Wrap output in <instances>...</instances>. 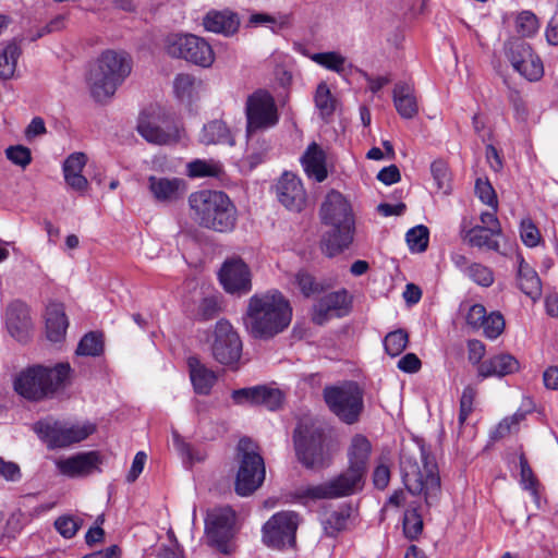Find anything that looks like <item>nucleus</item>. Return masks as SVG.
<instances>
[{"instance_id":"obj_1","label":"nucleus","mask_w":558,"mask_h":558,"mask_svg":"<svg viewBox=\"0 0 558 558\" xmlns=\"http://www.w3.org/2000/svg\"><path fill=\"white\" fill-rule=\"evenodd\" d=\"M292 310L281 292L254 294L247 305L246 328L254 338L269 339L290 324Z\"/></svg>"},{"instance_id":"obj_39","label":"nucleus","mask_w":558,"mask_h":558,"mask_svg":"<svg viewBox=\"0 0 558 558\" xmlns=\"http://www.w3.org/2000/svg\"><path fill=\"white\" fill-rule=\"evenodd\" d=\"M102 351L104 341L101 335L90 331L78 342L76 354L83 356H98Z\"/></svg>"},{"instance_id":"obj_57","label":"nucleus","mask_w":558,"mask_h":558,"mask_svg":"<svg viewBox=\"0 0 558 558\" xmlns=\"http://www.w3.org/2000/svg\"><path fill=\"white\" fill-rule=\"evenodd\" d=\"M56 530L65 538L73 537L78 531V523L72 517H60L54 521Z\"/></svg>"},{"instance_id":"obj_46","label":"nucleus","mask_w":558,"mask_h":558,"mask_svg":"<svg viewBox=\"0 0 558 558\" xmlns=\"http://www.w3.org/2000/svg\"><path fill=\"white\" fill-rule=\"evenodd\" d=\"M527 412H530V410L523 411V410L519 409L511 416L505 417L496 427V429L494 432V437L502 438V437L509 435L512 430H515L518 428L519 424L525 420Z\"/></svg>"},{"instance_id":"obj_42","label":"nucleus","mask_w":558,"mask_h":558,"mask_svg":"<svg viewBox=\"0 0 558 558\" xmlns=\"http://www.w3.org/2000/svg\"><path fill=\"white\" fill-rule=\"evenodd\" d=\"M405 239L412 252H424L428 246V229L423 225L416 226L407 232Z\"/></svg>"},{"instance_id":"obj_34","label":"nucleus","mask_w":558,"mask_h":558,"mask_svg":"<svg viewBox=\"0 0 558 558\" xmlns=\"http://www.w3.org/2000/svg\"><path fill=\"white\" fill-rule=\"evenodd\" d=\"M199 141L205 145L228 144L234 145V138L225 122L214 120L204 125Z\"/></svg>"},{"instance_id":"obj_11","label":"nucleus","mask_w":558,"mask_h":558,"mask_svg":"<svg viewBox=\"0 0 558 558\" xmlns=\"http://www.w3.org/2000/svg\"><path fill=\"white\" fill-rule=\"evenodd\" d=\"M365 476L351 468H347L337 476L318 485L301 487L298 497L301 499H336L347 497L362 490Z\"/></svg>"},{"instance_id":"obj_21","label":"nucleus","mask_w":558,"mask_h":558,"mask_svg":"<svg viewBox=\"0 0 558 558\" xmlns=\"http://www.w3.org/2000/svg\"><path fill=\"white\" fill-rule=\"evenodd\" d=\"M278 201L291 211H301L306 203V193L301 180L291 172H284L276 184Z\"/></svg>"},{"instance_id":"obj_56","label":"nucleus","mask_w":558,"mask_h":558,"mask_svg":"<svg viewBox=\"0 0 558 558\" xmlns=\"http://www.w3.org/2000/svg\"><path fill=\"white\" fill-rule=\"evenodd\" d=\"M87 157L84 153H73L63 162V174L82 173Z\"/></svg>"},{"instance_id":"obj_26","label":"nucleus","mask_w":558,"mask_h":558,"mask_svg":"<svg viewBox=\"0 0 558 558\" xmlns=\"http://www.w3.org/2000/svg\"><path fill=\"white\" fill-rule=\"evenodd\" d=\"M371 453L372 444L367 437L362 434H355L351 438L348 448V466L365 476Z\"/></svg>"},{"instance_id":"obj_7","label":"nucleus","mask_w":558,"mask_h":558,"mask_svg":"<svg viewBox=\"0 0 558 558\" xmlns=\"http://www.w3.org/2000/svg\"><path fill=\"white\" fill-rule=\"evenodd\" d=\"M130 72L131 63L124 52L114 50L102 52L87 78L94 99L99 102L109 99Z\"/></svg>"},{"instance_id":"obj_8","label":"nucleus","mask_w":558,"mask_h":558,"mask_svg":"<svg viewBox=\"0 0 558 558\" xmlns=\"http://www.w3.org/2000/svg\"><path fill=\"white\" fill-rule=\"evenodd\" d=\"M328 409L343 423L353 425L364 411V391L357 383L349 380L327 386L323 390Z\"/></svg>"},{"instance_id":"obj_50","label":"nucleus","mask_w":558,"mask_h":558,"mask_svg":"<svg viewBox=\"0 0 558 558\" xmlns=\"http://www.w3.org/2000/svg\"><path fill=\"white\" fill-rule=\"evenodd\" d=\"M475 193L478 198L494 210L498 208L497 195L492 186V184L487 180L477 179L475 182Z\"/></svg>"},{"instance_id":"obj_19","label":"nucleus","mask_w":558,"mask_h":558,"mask_svg":"<svg viewBox=\"0 0 558 558\" xmlns=\"http://www.w3.org/2000/svg\"><path fill=\"white\" fill-rule=\"evenodd\" d=\"M352 303V296L345 289H340L323 295L313 307V322L317 325L325 324L329 317H341L348 314Z\"/></svg>"},{"instance_id":"obj_23","label":"nucleus","mask_w":558,"mask_h":558,"mask_svg":"<svg viewBox=\"0 0 558 558\" xmlns=\"http://www.w3.org/2000/svg\"><path fill=\"white\" fill-rule=\"evenodd\" d=\"M148 190L154 199L162 204H172L181 199L186 192L185 181L179 178L150 175Z\"/></svg>"},{"instance_id":"obj_61","label":"nucleus","mask_w":558,"mask_h":558,"mask_svg":"<svg viewBox=\"0 0 558 558\" xmlns=\"http://www.w3.org/2000/svg\"><path fill=\"white\" fill-rule=\"evenodd\" d=\"M231 398L234 401V403L239 404V405H243V404L255 405L256 386L233 390L231 393Z\"/></svg>"},{"instance_id":"obj_14","label":"nucleus","mask_w":558,"mask_h":558,"mask_svg":"<svg viewBox=\"0 0 558 558\" xmlns=\"http://www.w3.org/2000/svg\"><path fill=\"white\" fill-rule=\"evenodd\" d=\"M299 515L293 511L275 513L263 526V542L268 547L283 548L295 543Z\"/></svg>"},{"instance_id":"obj_32","label":"nucleus","mask_w":558,"mask_h":558,"mask_svg":"<svg viewBox=\"0 0 558 558\" xmlns=\"http://www.w3.org/2000/svg\"><path fill=\"white\" fill-rule=\"evenodd\" d=\"M137 131L147 142L157 145L177 143L181 138L178 128L171 126L166 131L147 120H141L138 122Z\"/></svg>"},{"instance_id":"obj_27","label":"nucleus","mask_w":558,"mask_h":558,"mask_svg":"<svg viewBox=\"0 0 558 558\" xmlns=\"http://www.w3.org/2000/svg\"><path fill=\"white\" fill-rule=\"evenodd\" d=\"M190 378L197 395L207 396L217 381L214 371L206 367L197 357L191 356L187 360Z\"/></svg>"},{"instance_id":"obj_49","label":"nucleus","mask_w":558,"mask_h":558,"mask_svg":"<svg viewBox=\"0 0 558 558\" xmlns=\"http://www.w3.org/2000/svg\"><path fill=\"white\" fill-rule=\"evenodd\" d=\"M221 168L217 163L195 160L189 163V175L192 178L218 177Z\"/></svg>"},{"instance_id":"obj_2","label":"nucleus","mask_w":558,"mask_h":558,"mask_svg":"<svg viewBox=\"0 0 558 558\" xmlns=\"http://www.w3.org/2000/svg\"><path fill=\"white\" fill-rule=\"evenodd\" d=\"M400 470L408 492L422 496L427 509L439 501L441 485L438 466L424 446H420L415 452L403 450Z\"/></svg>"},{"instance_id":"obj_60","label":"nucleus","mask_w":558,"mask_h":558,"mask_svg":"<svg viewBox=\"0 0 558 558\" xmlns=\"http://www.w3.org/2000/svg\"><path fill=\"white\" fill-rule=\"evenodd\" d=\"M194 85V77L190 74H178L173 82L175 95L179 98L189 96Z\"/></svg>"},{"instance_id":"obj_4","label":"nucleus","mask_w":558,"mask_h":558,"mask_svg":"<svg viewBox=\"0 0 558 558\" xmlns=\"http://www.w3.org/2000/svg\"><path fill=\"white\" fill-rule=\"evenodd\" d=\"M292 438L296 459L305 469L319 471L332 463L337 445L317 422L300 421Z\"/></svg>"},{"instance_id":"obj_38","label":"nucleus","mask_w":558,"mask_h":558,"mask_svg":"<svg viewBox=\"0 0 558 558\" xmlns=\"http://www.w3.org/2000/svg\"><path fill=\"white\" fill-rule=\"evenodd\" d=\"M283 396L277 388L267 387L265 385L256 386L255 405H263L268 410H277L282 404Z\"/></svg>"},{"instance_id":"obj_51","label":"nucleus","mask_w":558,"mask_h":558,"mask_svg":"<svg viewBox=\"0 0 558 558\" xmlns=\"http://www.w3.org/2000/svg\"><path fill=\"white\" fill-rule=\"evenodd\" d=\"M250 23L255 26L264 25L272 31H276L286 27L289 24V19L288 16H283L278 20L275 16L266 13H255L251 15Z\"/></svg>"},{"instance_id":"obj_35","label":"nucleus","mask_w":558,"mask_h":558,"mask_svg":"<svg viewBox=\"0 0 558 558\" xmlns=\"http://www.w3.org/2000/svg\"><path fill=\"white\" fill-rule=\"evenodd\" d=\"M22 53L21 47L12 41L0 52V78L10 80L13 77L16 63Z\"/></svg>"},{"instance_id":"obj_41","label":"nucleus","mask_w":558,"mask_h":558,"mask_svg":"<svg viewBox=\"0 0 558 558\" xmlns=\"http://www.w3.org/2000/svg\"><path fill=\"white\" fill-rule=\"evenodd\" d=\"M314 100L323 118H327L333 113L336 100L326 83H320L317 86Z\"/></svg>"},{"instance_id":"obj_47","label":"nucleus","mask_w":558,"mask_h":558,"mask_svg":"<svg viewBox=\"0 0 558 558\" xmlns=\"http://www.w3.org/2000/svg\"><path fill=\"white\" fill-rule=\"evenodd\" d=\"M430 172L437 185V189L448 193L450 183L449 168L446 161L437 159L430 165Z\"/></svg>"},{"instance_id":"obj_36","label":"nucleus","mask_w":558,"mask_h":558,"mask_svg":"<svg viewBox=\"0 0 558 558\" xmlns=\"http://www.w3.org/2000/svg\"><path fill=\"white\" fill-rule=\"evenodd\" d=\"M520 463V483L523 489L529 490L534 498L536 506L539 508L538 480L534 475L524 453L519 457Z\"/></svg>"},{"instance_id":"obj_13","label":"nucleus","mask_w":558,"mask_h":558,"mask_svg":"<svg viewBox=\"0 0 558 558\" xmlns=\"http://www.w3.org/2000/svg\"><path fill=\"white\" fill-rule=\"evenodd\" d=\"M245 116L246 133L248 136L257 131L274 128L279 121L278 109L274 97L263 89L247 97Z\"/></svg>"},{"instance_id":"obj_24","label":"nucleus","mask_w":558,"mask_h":558,"mask_svg":"<svg viewBox=\"0 0 558 558\" xmlns=\"http://www.w3.org/2000/svg\"><path fill=\"white\" fill-rule=\"evenodd\" d=\"M520 364L513 355L509 353H500L482 362L477 372L478 376L482 378L504 377L518 372Z\"/></svg>"},{"instance_id":"obj_63","label":"nucleus","mask_w":558,"mask_h":558,"mask_svg":"<svg viewBox=\"0 0 558 558\" xmlns=\"http://www.w3.org/2000/svg\"><path fill=\"white\" fill-rule=\"evenodd\" d=\"M421 366L422 362L414 353H407L398 361V368L405 373H416Z\"/></svg>"},{"instance_id":"obj_43","label":"nucleus","mask_w":558,"mask_h":558,"mask_svg":"<svg viewBox=\"0 0 558 558\" xmlns=\"http://www.w3.org/2000/svg\"><path fill=\"white\" fill-rule=\"evenodd\" d=\"M423 530L422 513L417 508L408 509L403 518V532L410 539L416 538Z\"/></svg>"},{"instance_id":"obj_45","label":"nucleus","mask_w":558,"mask_h":558,"mask_svg":"<svg viewBox=\"0 0 558 558\" xmlns=\"http://www.w3.org/2000/svg\"><path fill=\"white\" fill-rule=\"evenodd\" d=\"M515 28L523 37H531L538 31L539 23L533 12L523 11L517 16Z\"/></svg>"},{"instance_id":"obj_64","label":"nucleus","mask_w":558,"mask_h":558,"mask_svg":"<svg viewBox=\"0 0 558 558\" xmlns=\"http://www.w3.org/2000/svg\"><path fill=\"white\" fill-rule=\"evenodd\" d=\"M147 456L143 451H138L132 462V466L128 473L126 480L130 483L135 482L143 472Z\"/></svg>"},{"instance_id":"obj_18","label":"nucleus","mask_w":558,"mask_h":558,"mask_svg":"<svg viewBox=\"0 0 558 558\" xmlns=\"http://www.w3.org/2000/svg\"><path fill=\"white\" fill-rule=\"evenodd\" d=\"M219 280L223 289L231 294H245L252 289L250 268L238 257L223 263L219 271Z\"/></svg>"},{"instance_id":"obj_53","label":"nucleus","mask_w":558,"mask_h":558,"mask_svg":"<svg viewBox=\"0 0 558 558\" xmlns=\"http://www.w3.org/2000/svg\"><path fill=\"white\" fill-rule=\"evenodd\" d=\"M294 282L304 296L308 298L319 291V284L315 281L314 277L304 270H300L295 275Z\"/></svg>"},{"instance_id":"obj_28","label":"nucleus","mask_w":558,"mask_h":558,"mask_svg":"<svg viewBox=\"0 0 558 558\" xmlns=\"http://www.w3.org/2000/svg\"><path fill=\"white\" fill-rule=\"evenodd\" d=\"M301 162L308 178H313L317 182H323L327 178L326 155L315 142L307 146L301 157Z\"/></svg>"},{"instance_id":"obj_54","label":"nucleus","mask_w":558,"mask_h":558,"mask_svg":"<svg viewBox=\"0 0 558 558\" xmlns=\"http://www.w3.org/2000/svg\"><path fill=\"white\" fill-rule=\"evenodd\" d=\"M7 158L14 165L25 168L32 161L31 150L22 145L10 146L5 150Z\"/></svg>"},{"instance_id":"obj_22","label":"nucleus","mask_w":558,"mask_h":558,"mask_svg":"<svg viewBox=\"0 0 558 558\" xmlns=\"http://www.w3.org/2000/svg\"><path fill=\"white\" fill-rule=\"evenodd\" d=\"M5 326L15 340L26 342L33 330L28 306L21 301L10 303L5 310Z\"/></svg>"},{"instance_id":"obj_59","label":"nucleus","mask_w":558,"mask_h":558,"mask_svg":"<svg viewBox=\"0 0 558 558\" xmlns=\"http://www.w3.org/2000/svg\"><path fill=\"white\" fill-rule=\"evenodd\" d=\"M0 477L8 482H19L22 477L19 464L0 457Z\"/></svg>"},{"instance_id":"obj_31","label":"nucleus","mask_w":558,"mask_h":558,"mask_svg":"<svg viewBox=\"0 0 558 558\" xmlns=\"http://www.w3.org/2000/svg\"><path fill=\"white\" fill-rule=\"evenodd\" d=\"M393 104L397 112L403 119H412L418 112L414 89L408 83H397L392 92Z\"/></svg>"},{"instance_id":"obj_3","label":"nucleus","mask_w":558,"mask_h":558,"mask_svg":"<svg viewBox=\"0 0 558 558\" xmlns=\"http://www.w3.org/2000/svg\"><path fill=\"white\" fill-rule=\"evenodd\" d=\"M323 223L330 226L322 239V251L332 257L348 248L353 241L354 221L349 202L338 191H330L320 207Z\"/></svg>"},{"instance_id":"obj_44","label":"nucleus","mask_w":558,"mask_h":558,"mask_svg":"<svg viewBox=\"0 0 558 558\" xmlns=\"http://www.w3.org/2000/svg\"><path fill=\"white\" fill-rule=\"evenodd\" d=\"M465 275L482 287H489L494 282L493 270L480 263L470 264L465 269Z\"/></svg>"},{"instance_id":"obj_55","label":"nucleus","mask_w":558,"mask_h":558,"mask_svg":"<svg viewBox=\"0 0 558 558\" xmlns=\"http://www.w3.org/2000/svg\"><path fill=\"white\" fill-rule=\"evenodd\" d=\"M475 399V390L472 387H465L462 391V396L460 399V412H459V423L463 425L468 420L469 415L473 411V404Z\"/></svg>"},{"instance_id":"obj_29","label":"nucleus","mask_w":558,"mask_h":558,"mask_svg":"<svg viewBox=\"0 0 558 558\" xmlns=\"http://www.w3.org/2000/svg\"><path fill=\"white\" fill-rule=\"evenodd\" d=\"M69 320L64 306L61 303H50L46 310V332L47 338L52 342H60L64 339Z\"/></svg>"},{"instance_id":"obj_25","label":"nucleus","mask_w":558,"mask_h":558,"mask_svg":"<svg viewBox=\"0 0 558 558\" xmlns=\"http://www.w3.org/2000/svg\"><path fill=\"white\" fill-rule=\"evenodd\" d=\"M203 25L208 32L230 36L238 31L240 21L230 10H211L204 16Z\"/></svg>"},{"instance_id":"obj_10","label":"nucleus","mask_w":558,"mask_h":558,"mask_svg":"<svg viewBox=\"0 0 558 558\" xmlns=\"http://www.w3.org/2000/svg\"><path fill=\"white\" fill-rule=\"evenodd\" d=\"M240 466L235 480V492L240 496L254 493L265 480V463L258 446L250 438H241L238 444Z\"/></svg>"},{"instance_id":"obj_30","label":"nucleus","mask_w":558,"mask_h":558,"mask_svg":"<svg viewBox=\"0 0 558 558\" xmlns=\"http://www.w3.org/2000/svg\"><path fill=\"white\" fill-rule=\"evenodd\" d=\"M501 232H495L494 229H485L474 226L470 229H462L461 238L471 247L478 250L499 252L500 245L497 236Z\"/></svg>"},{"instance_id":"obj_48","label":"nucleus","mask_w":558,"mask_h":558,"mask_svg":"<svg viewBox=\"0 0 558 558\" xmlns=\"http://www.w3.org/2000/svg\"><path fill=\"white\" fill-rule=\"evenodd\" d=\"M482 328L485 337L489 339L498 338L505 329L504 316L499 312H492L489 315L486 314Z\"/></svg>"},{"instance_id":"obj_15","label":"nucleus","mask_w":558,"mask_h":558,"mask_svg":"<svg viewBox=\"0 0 558 558\" xmlns=\"http://www.w3.org/2000/svg\"><path fill=\"white\" fill-rule=\"evenodd\" d=\"M235 512L230 507L216 508L205 520L206 537L210 546L228 553V544L235 533Z\"/></svg>"},{"instance_id":"obj_17","label":"nucleus","mask_w":558,"mask_h":558,"mask_svg":"<svg viewBox=\"0 0 558 558\" xmlns=\"http://www.w3.org/2000/svg\"><path fill=\"white\" fill-rule=\"evenodd\" d=\"M507 57L513 69L526 80L538 81L543 76V62L527 43L520 39L509 43Z\"/></svg>"},{"instance_id":"obj_6","label":"nucleus","mask_w":558,"mask_h":558,"mask_svg":"<svg viewBox=\"0 0 558 558\" xmlns=\"http://www.w3.org/2000/svg\"><path fill=\"white\" fill-rule=\"evenodd\" d=\"M70 375L69 363H58L53 367L33 365L19 374L14 389L31 401L51 399L70 384Z\"/></svg>"},{"instance_id":"obj_12","label":"nucleus","mask_w":558,"mask_h":558,"mask_svg":"<svg viewBox=\"0 0 558 558\" xmlns=\"http://www.w3.org/2000/svg\"><path fill=\"white\" fill-rule=\"evenodd\" d=\"M165 49L173 58H181L203 68L210 66L215 61L211 46L205 39L191 34L167 36Z\"/></svg>"},{"instance_id":"obj_9","label":"nucleus","mask_w":558,"mask_h":558,"mask_svg":"<svg viewBox=\"0 0 558 558\" xmlns=\"http://www.w3.org/2000/svg\"><path fill=\"white\" fill-rule=\"evenodd\" d=\"M33 429L48 448L56 449L85 440L95 433L96 425L90 422L72 424L48 416L36 422Z\"/></svg>"},{"instance_id":"obj_37","label":"nucleus","mask_w":558,"mask_h":558,"mask_svg":"<svg viewBox=\"0 0 558 558\" xmlns=\"http://www.w3.org/2000/svg\"><path fill=\"white\" fill-rule=\"evenodd\" d=\"M310 58L313 62L327 70L333 71L338 74H342L344 72L347 58L337 51L313 53Z\"/></svg>"},{"instance_id":"obj_5","label":"nucleus","mask_w":558,"mask_h":558,"mask_svg":"<svg viewBox=\"0 0 558 558\" xmlns=\"http://www.w3.org/2000/svg\"><path fill=\"white\" fill-rule=\"evenodd\" d=\"M193 219L203 228L217 232L232 231L236 225V208L221 191L201 190L189 196Z\"/></svg>"},{"instance_id":"obj_62","label":"nucleus","mask_w":558,"mask_h":558,"mask_svg":"<svg viewBox=\"0 0 558 558\" xmlns=\"http://www.w3.org/2000/svg\"><path fill=\"white\" fill-rule=\"evenodd\" d=\"M486 314V308L482 304H473L466 313V324L472 328H481Z\"/></svg>"},{"instance_id":"obj_52","label":"nucleus","mask_w":558,"mask_h":558,"mask_svg":"<svg viewBox=\"0 0 558 558\" xmlns=\"http://www.w3.org/2000/svg\"><path fill=\"white\" fill-rule=\"evenodd\" d=\"M520 235L523 243L530 247L536 246L541 241V233L538 229L529 218L521 221Z\"/></svg>"},{"instance_id":"obj_58","label":"nucleus","mask_w":558,"mask_h":558,"mask_svg":"<svg viewBox=\"0 0 558 558\" xmlns=\"http://www.w3.org/2000/svg\"><path fill=\"white\" fill-rule=\"evenodd\" d=\"M220 312V306L216 298H205L202 300L198 307V315L204 320H209L215 318Z\"/></svg>"},{"instance_id":"obj_33","label":"nucleus","mask_w":558,"mask_h":558,"mask_svg":"<svg viewBox=\"0 0 558 558\" xmlns=\"http://www.w3.org/2000/svg\"><path fill=\"white\" fill-rule=\"evenodd\" d=\"M518 287L532 301H536L542 295V282L537 272L519 256Z\"/></svg>"},{"instance_id":"obj_20","label":"nucleus","mask_w":558,"mask_h":558,"mask_svg":"<svg viewBox=\"0 0 558 558\" xmlns=\"http://www.w3.org/2000/svg\"><path fill=\"white\" fill-rule=\"evenodd\" d=\"M101 462V456L98 451H87L56 460V466L60 474L74 478L84 477L98 471Z\"/></svg>"},{"instance_id":"obj_40","label":"nucleus","mask_w":558,"mask_h":558,"mask_svg":"<svg viewBox=\"0 0 558 558\" xmlns=\"http://www.w3.org/2000/svg\"><path fill=\"white\" fill-rule=\"evenodd\" d=\"M409 335L404 329L390 331L384 339V347L390 356L400 355L407 348Z\"/></svg>"},{"instance_id":"obj_16","label":"nucleus","mask_w":558,"mask_h":558,"mask_svg":"<svg viewBox=\"0 0 558 558\" xmlns=\"http://www.w3.org/2000/svg\"><path fill=\"white\" fill-rule=\"evenodd\" d=\"M211 351L215 360L222 365L232 366L240 360L242 341L228 320L217 322Z\"/></svg>"}]
</instances>
